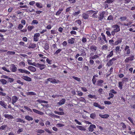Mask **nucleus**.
I'll return each mask as SVG.
<instances>
[{"label":"nucleus","instance_id":"1","mask_svg":"<svg viewBox=\"0 0 135 135\" xmlns=\"http://www.w3.org/2000/svg\"><path fill=\"white\" fill-rule=\"evenodd\" d=\"M101 36H102V37H98L99 41L102 44L104 43V41H105L106 43H107L108 41L106 39L105 35L104 33H101Z\"/></svg>","mask_w":135,"mask_h":135},{"label":"nucleus","instance_id":"2","mask_svg":"<svg viewBox=\"0 0 135 135\" xmlns=\"http://www.w3.org/2000/svg\"><path fill=\"white\" fill-rule=\"evenodd\" d=\"M90 57V58L93 60H96L97 59H99V56L98 54H95L94 55V53L93 52H91L89 54Z\"/></svg>","mask_w":135,"mask_h":135},{"label":"nucleus","instance_id":"3","mask_svg":"<svg viewBox=\"0 0 135 135\" xmlns=\"http://www.w3.org/2000/svg\"><path fill=\"white\" fill-rule=\"evenodd\" d=\"M124 50L126 52L125 53L126 56H128V55L130 54L131 52V50L129 47L127 45L126 46Z\"/></svg>","mask_w":135,"mask_h":135},{"label":"nucleus","instance_id":"4","mask_svg":"<svg viewBox=\"0 0 135 135\" xmlns=\"http://www.w3.org/2000/svg\"><path fill=\"white\" fill-rule=\"evenodd\" d=\"M116 59H117L115 57H113L108 62H107V65L108 66H112L113 64L114 61L116 60Z\"/></svg>","mask_w":135,"mask_h":135},{"label":"nucleus","instance_id":"5","mask_svg":"<svg viewBox=\"0 0 135 135\" xmlns=\"http://www.w3.org/2000/svg\"><path fill=\"white\" fill-rule=\"evenodd\" d=\"M17 69V68L15 64H12L11 65L10 69L11 72H15L16 71Z\"/></svg>","mask_w":135,"mask_h":135},{"label":"nucleus","instance_id":"6","mask_svg":"<svg viewBox=\"0 0 135 135\" xmlns=\"http://www.w3.org/2000/svg\"><path fill=\"white\" fill-rule=\"evenodd\" d=\"M134 59V56L133 55H130L129 56L127 57L124 60L125 63H127L129 61H132Z\"/></svg>","mask_w":135,"mask_h":135},{"label":"nucleus","instance_id":"7","mask_svg":"<svg viewBox=\"0 0 135 135\" xmlns=\"http://www.w3.org/2000/svg\"><path fill=\"white\" fill-rule=\"evenodd\" d=\"M97 47L95 45H92L90 46V51L92 52H95L97 51Z\"/></svg>","mask_w":135,"mask_h":135},{"label":"nucleus","instance_id":"8","mask_svg":"<svg viewBox=\"0 0 135 135\" xmlns=\"http://www.w3.org/2000/svg\"><path fill=\"white\" fill-rule=\"evenodd\" d=\"M105 11H103L99 15V16L98 17L99 21H102L104 17V15L105 14Z\"/></svg>","mask_w":135,"mask_h":135},{"label":"nucleus","instance_id":"9","mask_svg":"<svg viewBox=\"0 0 135 135\" xmlns=\"http://www.w3.org/2000/svg\"><path fill=\"white\" fill-rule=\"evenodd\" d=\"M40 36V35L39 33H35L33 36V41L36 42L38 41V38Z\"/></svg>","mask_w":135,"mask_h":135},{"label":"nucleus","instance_id":"10","mask_svg":"<svg viewBox=\"0 0 135 135\" xmlns=\"http://www.w3.org/2000/svg\"><path fill=\"white\" fill-rule=\"evenodd\" d=\"M12 104L14 105L15 103L17 102L18 100V98L16 96H13L12 98Z\"/></svg>","mask_w":135,"mask_h":135},{"label":"nucleus","instance_id":"11","mask_svg":"<svg viewBox=\"0 0 135 135\" xmlns=\"http://www.w3.org/2000/svg\"><path fill=\"white\" fill-rule=\"evenodd\" d=\"M46 65L44 64H41L39 63H37V67L39 68L41 70L44 69L46 67Z\"/></svg>","mask_w":135,"mask_h":135},{"label":"nucleus","instance_id":"12","mask_svg":"<svg viewBox=\"0 0 135 135\" xmlns=\"http://www.w3.org/2000/svg\"><path fill=\"white\" fill-rule=\"evenodd\" d=\"M114 28V30L117 32H118L120 31V26L117 25H113L112 27Z\"/></svg>","mask_w":135,"mask_h":135},{"label":"nucleus","instance_id":"13","mask_svg":"<svg viewBox=\"0 0 135 135\" xmlns=\"http://www.w3.org/2000/svg\"><path fill=\"white\" fill-rule=\"evenodd\" d=\"M93 105L94 106L97 107L102 109H104L105 108L104 106H101L97 102H94L93 104Z\"/></svg>","mask_w":135,"mask_h":135},{"label":"nucleus","instance_id":"14","mask_svg":"<svg viewBox=\"0 0 135 135\" xmlns=\"http://www.w3.org/2000/svg\"><path fill=\"white\" fill-rule=\"evenodd\" d=\"M96 128V126L95 125L92 124L88 128V129L89 131L92 132L94 131V129Z\"/></svg>","mask_w":135,"mask_h":135},{"label":"nucleus","instance_id":"15","mask_svg":"<svg viewBox=\"0 0 135 135\" xmlns=\"http://www.w3.org/2000/svg\"><path fill=\"white\" fill-rule=\"evenodd\" d=\"M48 80L52 83H57L59 81V80H56L55 78H48Z\"/></svg>","mask_w":135,"mask_h":135},{"label":"nucleus","instance_id":"16","mask_svg":"<svg viewBox=\"0 0 135 135\" xmlns=\"http://www.w3.org/2000/svg\"><path fill=\"white\" fill-rule=\"evenodd\" d=\"M21 78L25 80L28 81H32L31 79L28 76L23 75L22 76Z\"/></svg>","mask_w":135,"mask_h":135},{"label":"nucleus","instance_id":"17","mask_svg":"<svg viewBox=\"0 0 135 135\" xmlns=\"http://www.w3.org/2000/svg\"><path fill=\"white\" fill-rule=\"evenodd\" d=\"M122 38H118L114 43V45H117L118 44H120L122 42Z\"/></svg>","mask_w":135,"mask_h":135},{"label":"nucleus","instance_id":"18","mask_svg":"<svg viewBox=\"0 0 135 135\" xmlns=\"http://www.w3.org/2000/svg\"><path fill=\"white\" fill-rule=\"evenodd\" d=\"M28 69L30 71L32 72H35L36 70V68L35 67L31 66H29Z\"/></svg>","mask_w":135,"mask_h":135},{"label":"nucleus","instance_id":"19","mask_svg":"<svg viewBox=\"0 0 135 135\" xmlns=\"http://www.w3.org/2000/svg\"><path fill=\"white\" fill-rule=\"evenodd\" d=\"M32 110L34 112L40 115H43L44 114V113L43 112L38 110L35 109H33Z\"/></svg>","mask_w":135,"mask_h":135},{"label":"nucleus","instance_id":"20","mask_svg":"<svg viewBox=\"0 0 135 135\" xmlns=\"http://www.w3.org/2000/svg\"><path fill=\"white\" fill-rule=\"evenodd\" d=\"M0 105L5 109L7 108V105L3 101L0 100Z\"/></svg>","mask_w":135,"mask_h":135},{"label":"nucleus","instance_id":"21","mask_svg":"<svg viewBox=\"0 0 135 135\" xmlns=\"http://www.w3.org/2000/svg\"><path fill=\"white\" fill-rule=\"evenodd\" d=\"M104 82V81L103 80L99 79L97 81V85L98 86H102V84Z\"/></svg>","mask_w":135,"mask_h":135},{"label":"nucleus","instance_id":"22","mask_svg":"<svg viewBox=\"0 0 135 135\" xmlns=\"http://www.w3.org/2000/svg\"><path fill=\"white\" fill-rule=\"evenodd\" d=\"M4 116L6 118H7L9 119H12L14 118L13 116L11 115L8 114H4Z\"/></svg>","mask_w":135,"mask_h":135},{"label":"nucleus","instance_id":"23","mask_svg":"<svg viewBox=\"0 0 135 135\" xmlns=\"http://www.w3.org/2000/svg\"><path fill=\"white\" fill-rule=\"evenodd\" d=\"M115 52L116 54H119L121 51V50L120 49V46H117L115 47Z\"/></svg>","mask_w":135,"mask_h":135},{"label":"nucleus","instance_id":"24","mask_svg":"<svg viewBox=\"0 0 135 135\" xmlns=\"http://www.w3.org/2000/svg\"><path fill=\"white\" fill-rule=\"evenodd\" d=\"M63 8H59L56 13V15L57 16L59 15L61 13V12L63 11Z\"/></svg>","mask_w":135,"mask_h":135},{"label":"nucleus","instance_id":"25","mask_svg":"<svg viewBox=\"0 0 135 135\" xmlns=\"http://www.w3.org/2000/svg\"><path fill=\"white\" fill-rule=\"evenodd\" d=\"M65 100L64 99H62L59 102H58L57 104L59 105V106L61 105H62L63 104L65 103Z\"/></svg>","mask_w":135,"mask_h":135},{"label":"nucleus","instance_id":"26","mask_svg":"<svg viewBox=\"0 0 135 135\" xmlns=\"http://www.w3.org/2000/svg\"><path fill=\"white\" fill-rule=\"evenodd\" d=\"M83 18L85 20L88 19L89 17V15L88 14L86 13H84L82 14Z\"/></svg>","mask_w":135,"mask_h":135},{"label":"nucleus","instance_id":"27","mask_svg":"<svg viewBox=\"0 0 135 135\" xmlns=\"http://www.w3.org/2000/svg\"><path fill=\"white\" fill-rule=\"evenodd\" d=\"M123 84L124 83L122 81L119 82L118 87L120 90L122 89Z\"/></svg>","mask_w":135,"mask_h":135},{"label":"nucleus","instance_id":"28","mask_svg":"<svg viewBox=\"0 0 135 135\" xmlns=\"http://www.w3.org/2000/svg\"><path fill=\"white\" fill-rule=\"evenodd\" d=\"M36 5L38 8H42L43 7V6L42 4L41 3L39 2H36Z\"/></svg>","mask_w":135,"mask_h":135},{"label":"nucleus","instance_id":"29","mask_svg":"<svg viewBox=\"0 0 135 135\" xmlns=\"http://www.w3.org/2000/svg\"><path fill=\"white\" fill-rule=\"evenodd\" d=\"M81 54H80V56H84L86 55V53L85 50L84 49H81Z\"/></svg>","mask_w":135,"mask_h":135},{"label":"nucleus","instance_id":"30","mask_svg":"<svg viewBox=\"0 0 135 135\" xmlns=\"http://www.w3.org/2000/svg\"><path fill=\"white\" fill-rule=\"evenodd\" d=\"M99 115L100 117L103 118H106L109 117V115L108 114H105L103 115L100 114Z\"/></svg>","mask_w":135,"mask_h":135},{"label":"nucleus","instance_id":"31","mask_svg":"<svg viewBox=\"0 0 135 135\" xmlns=\"http://www.w3.org/2000/svg\"><path fill=\"white\" fill-rule=\"evenodd\" d=\"M5 100L6 101H8V103H11V98L9 97L7 95L5 97Z\"/></svg>","mask_w":135,"mask_h":135},{"label":"nucleus","instance_id":"32","mask_svg":"<svg viewBox=\"0 0 135 135\" xmlns=\"http://www.w3.org/2000/svg\"><path fill=\"white\" fill-rule=\"evenodd\" d=\"M36 45L35 44H30L28 48L29 49H35L36 47Z\"/></svg>","mask_w":135,"mask_h":135},{"label":"nucleus","instance_id":"33","mask_svg":"<svg viewBox=\"0 0 135 135\" xmlns=\"http://www.w3.org/2000/svg\"><path fill=\"white\" fill-rule=\"evenodd\" d=\"M113 55V51H111L110 52L109 54L107 55L106 57L108 59L112 57Z\"/></svg>","mask_w":135,"mask_h":135},{"label":"nucleus","instance_id":"34","mask_svg":"<svg viewBox=\"0 0 135 135\" xmlns=\"http://www.w3.org/2000/svg\"><path fill=\"white\" fill-rule=\"evenodd\" d=\"M25 119L28 121H32L33 120V118L32 117L28 115L25 116Z\"/></svg>","mask_w":135,"mask_h":135},{"label":"nucleus","instance_id":"35","mask_svg":"<svg viewBox=\"0 0 135 135\" xmlns=\"http://www.w3.org/2000/svg\"><path fill=\"white\" fill-rule=\"evenodd\" d=\"M88 98H94L95 99H97V97L95 95H92L91 94H89L88 95Z\"/></svg>","mask_w":135,"mask_h":135},{"label":"nucleus","instance_id":"36","mask_svg":"<svg viewBox=\"0 0 135 135\" xmlns=\"http://www.w3.org/2000/svg\"><path fill=\"white\" fill-rule=\"evenodd\" d=\"M54 113L56 114H57L59 115H63L64 114V113L63 112H58L57 111H54Z\"/></svg>","mask_w":135,"mask_h":135},{"label":"nucleus","instance_id":"37","mask_svg":"<svg viewBox=\"0 0 135 135\" xmlns=\"http://www.w3.org/2000/svg\"><path fill=\"white\" fill-rule=\"evenodd\" d=\"M0 82L3 85L6 84L7 83V81L6 80L3 79H0Z\"/></svg>","mask_w":135,"mask_h":135},{"label":"nucleus","instance_id":"38","mask_svg":"<svg viewBox=\"0 0 135 135\" xmlns=\"http://www.w3.org/2000/svg\"><path fill=\"white\" fill-rule=\"evenodd\" d=\"M36 93L32 91L28 92L27 93V95H36Z\"/></svg>","mask_w":135,"mask_h":135},{"label":"nucleus","instance_id":"39","mask_svg":"<svg viewBox=\"0 0 135 135\" xmlns=\"http://www.w3.org/2000/svg\"><path fill=\"white\" fill-rule=\"evenodd\" d=\"M62 51V49H57L55 52L54 53V54L55 55H57L58 54L60 53Z\"/></svg>","mask_w":135,"mask_h":135},{"label":"nucleus","instance_id":"40","mask_svg":"<svg viewBox=\"0 0 135 135\" xmlns=\"http://www.w3.org/2000/svg\"><path fill=\"white\" fill-rule=\"evenodd\" d=\"M77 127L80 130L85 131L86 130L85 129V128H84L83 127L81 126H77Z\"/></svg>","mask_w":135,"mask_h":135},{"label":"nucleus","instance_id":"41","mask_svg":"<svg viewBox=\"0 0 135 135\" xmlns=\"http://www.w3.org/2000/svg\"><path fill=\"white\" fill-rule=\"evenodd\" d=\"M36 132L37 133L40 134H42L44 133L45 132V131L44 130L40 129L37 130Z\"/></svg>","mask_w":135,"mask_h":135},{"label":"nucleus","instance_id":"42","mask_svg":"<svg viewBox=\"0 0 135 135\" xmlns=\"http://www.w3.org/2000/svg\"><path fill=\"white\" fill-rule=\"evenodd\" d=\"M74 38H72L70 39H69L68 40V42L70 44H73L74 42Z\"/></svg>","mask_w":135,"mask_h":135},{"label":"nucleus","instance_id":"43","mask_svg":"<svg viewBox=\"0 0 135 135\" xmlns=\"http://www.w3.org/2000/svg\"><path fill=\"white\" fill-rule=\"evenodd\" d=\"M80 13V10H79L77 12H74L73 13V15L75 16H76L78 15Z\"/></svg>","mask_w":135,"mask_h":135},{"label":"nucleus","instance_id":"44","mask_svg":"<svg viewBox=\"0 0 135 135\" xmlns=\"http://www.w3.org/2000/svg\"><path fill=\"white\" fill-rule=\"evenodd\" d=\"M49 48V45L48 44L46 43L45 45L44 49L46 50H48Z\"/></svg>","mask_w":135,"mask_h":135},{"label":"nucleus","instance_id":"45","mask_svg":"<svg viewBox=\"0 0 135 135\" xmlns=\"http://www.w3.org/2000/svg\"><path fill=\"white\" fill-rule=\"evenodd\" d=\"M7 127V125H2L0 127V129L1 130H4Z\"/></svg>","mask_w":135,"mask_h":135},{"label":"nucleus","instance_id":"46","mask_svg":"<svg viewBox=\"0 0 135 135\" xmlns=\"http://www.w3.org/2000/svg\"><path fill=\"white\" fill-rule=\"evenodd\" d=\"M72 78L73 79H74L78 82H80L81 81L80 79L79 78L75 77L74 76H72Z\"/></svg>","mask_w":135,"mask_h":135},{"label":"nucleus","instance_id":"47","mask_svg":"<svg viewBox=\"0 0 135 135\" xmlns=\"http://www.w3.org/2000/svg\"><path fill=\"white\" fill-rule=\"evenodd\" d=\"M34 28L33 26H28L27 27V29L28 31H31Z\"/></svg>","mask_w":135,"mask_h":135},{"label":"nucleus","instance_id":"48","mask_svg":"<svg viewBox=\"0 0 135 135\" xmlns=\"http://www.w3.org/2000/svg\"><path fill=\"white\" fill-rule=\"evenodd\" d=\"M102 50H106L108 49V46L106 45H103L102 47Z\"/></svg>","mask_w":135,"mask_h":135},{"label":"nucleus","instance_id":"49","mask_svg":"<svg viewBox=\"0 0 135 135\" xmlns=\"http://www.w3.org/2000/svg\"><path fill=\"white\" fill-rule=\"evenodd\" d=\"M128 78H124L122 79V82L124 83L128 82Z\"/></svg>","mask_w":135,"mask_h":135},{"label":"nucleus","instance_id":"50","mask_svg":"<svg viewBox=\"0 0 135 135\" xmlns=\"http://www.w3.org/2000/svg\"><path fill=\"white\" fill-rule=\"evenodd\" d=\"M89 63L90 65H93V64H94V61L91 58H90V57H89Z\"/></svg>","mask_w":135,"mask_h":135},{"label":"nucleus","instance_id":"51","mask_svg":"<svg viewBox=\"0 0 135 135\" xmlns=\"http://www.w3.org/2000/svg\"><path fill=\"white\" fill-rule=\"evenodd\" d=\"M96 117V114L95 113H91L90 114V117L93 119H94Z\"/></svg>","mask_w":135,"mask_h":135},{"label":"nucleus","instance_id":"52","mask_svg":"<svg viewBox=\"0 0 135 135\" xmlns=\"http://www.w3.org/2000/svg\"><path fill=\"white\" fill-rule=\"evenodd\" d=\"M24 107L28 111L30 112H32V110L29 108L27 106H24Z\"/></svg>","mask_w":135,"mask_h":135},{"label":"nucleus","instance_id":"53","mask_svg":"<svg viewBox=\"0 0 135 135\" xmlns=\"http://www.w3.org/2000/svg\"><path fill=\"white\" fill-rule=\"evenodd\" d=\"M23 27V26L22 24H20L18 26V28L19 30H21L22 29Z\"/></svg>","mask_w":135,"mask_h":135},{"label":"nucleus","instance_id":"54","mask_svg":"<svg viewBox=\"0 0 135 135\" xmlns=\"http://www.w3.org/2000/svg\"><path fill=\"white\" fill-rule=\"evenodd\" d=\"M2 68L3 70L7 72L10 73L11 72V71L7 69V68L5 67H2Z\"/></svg>","mask_w":135,"mask_h":135},{"label":"nucleus","instance_id":"55","mask_svg":"<svg viewBox=\"0 0 135 135\" xmlns=\"http://www.w3.org/2000/svg\"><path fill=\"white\" fill-rule=\"evenodd\" d=\"M15 52L14 51H8L7 52V54L8 55H13L15 54Z\"/></svg>","mask_w":135,"mask_h":135},{"label":"nucleus","instance_id":"56","mask_svg":"<svg viewBox=\"0 0 135 135\" xmlns=\"http://www.w3.org/2000/svg\"><path fill=\"white\" fill-rule=\"evenodd\" d=\"M91 38L93 40H96L97 38V36L95 34H93L91 36Z\"/></svg>","mask_w":135,"mask_h":135},{"label":"nucleus","instance_id":"57","mask_svg":"<svg viewBox=\"0 0 135 135\" xmlns=\"http://www.w3.org/2000/svg\"><path fill=\"white\" fill-rule=\"evenodd\" d=\"M106 33L108 36L110 37V36H111V34L110 31H106Z\"/></svg>","mask_w":135,"mask_h":135},{"label":"nucleus","instance_id":"58","mask_svg":"<svg viewBox=\"0 0 135 135\" xmlns=\"http://www.w3.org/2000/svg\"><path fill=\"white\" fill-rule=\"evenodd\" d=\"M114 38V37L112 38L111 40H109V43L110 44L112 45H114V43H113L114 42V40H113V38Z\"/></svg>","mask_w":135,"mask_h":135},{"label":"nucleus","instance_id":"59","mask_svg":"<svg viewBox=\"0 0 135 135\" xmlns=\"http://www.w3.org/2000/svg\"><path fill=\"white\" fill-rule=\"evenodd\" d=\"M121 21H124L127 19V17L125 16H122L120 18Z\"/></svg>","mask_w":135,"mask_h":135},{"label":"nucleus","instance_id":"60","mask_svg":"<svg viewBox=\"0 0 135 135\" xmlns=\"http://www.w3.org/2000/svg\"><path fill=\"white\" fill-rule=\"evenodd\" d=\"M38 23V22L36 20H33L32 21L31 24H37Z\"/></svg>","mask_w":135,"mask_h":135},{"label":"nucleus","instance_id":"61","mask_svg":"<svg viewBox=\"0 0 135 135\" xmlns=\"http://www.w3.org/2000/svg\"><path fill=\"white\" fill-rule=\"evenodd\" d=\"M104 103L105 104L110 105L112 104L111 102L110 101H104Z\"/></svg>","mask_w":135,"mask_h":135},{"label":"nucleus","instance_id":"62","mask_svg":"<svg viewBox=\"0 0 135 135\" xmlns=\"http://www.w3.org/2000/svg\"><path fill=\"white\" fill-rule=\"evenodd\" d=\"M81 41L83 43H85L87 41L85 37H83Z\"/></svg>","mask_w":135,"mask_h":135},{"label":"nucleus","instance_id":"63","mask_svg":"<svg viewBox=\"0 0 135 135\" xmlns=\"http://www.w3.org/2000/svg\"><path fill=\"white\" fill-rule=\"evenodd\" d=\"M113 16L111 15H109L108 17L107 18V20H113Z\"/></svg>","mask_w":135,"mask_h":135},{"label":"nucleus","instance_id":"64","mask_svg":"<svg viewBox=\"0 0 135 135\" xmlns=\"http://www.w3.org/2000/svg\"><path fill=\"white\" fill-rule=\"evenodd\" d=\"M46 61L49 64H51V62L52 61L50 60L48 58H47L46 60Z\"/></svg>","mask_w":135,"mask_h":135}]
</instances>
